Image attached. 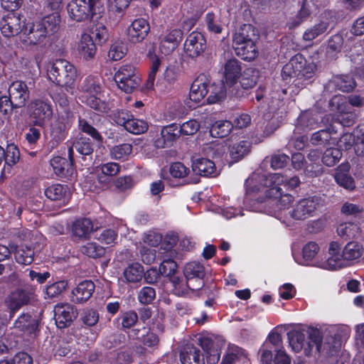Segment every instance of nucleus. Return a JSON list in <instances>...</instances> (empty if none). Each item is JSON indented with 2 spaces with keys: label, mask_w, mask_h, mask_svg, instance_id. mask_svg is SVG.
I'll return each instance as SVG.
<instances>
[{
  "label": "nucleus",
  "mask_w": 364,
  "mask_h": 364,
  "mask_svg": "<svg viewBox=\"0 0 364 364\" xmlns=\"http://www.w3.org/2000/svg\"><path fill=\"white\" fill-rule=\"evenodd\" d=\"M317 65L313 62H307L301 53H297L282 68V77H295L294 84L300 87L311 83L310 81L316 75Z\"/></svg>",
  "instance_id": "obj_1"
},
{
  "label": "nucleus",
  "mask_w": 364,
  "mask_h": 364,
  "mask_svg": "<svg viewBox=\"0 0 364 364\" xmlns=\"http://www.w3.org/2000/svg\"><path fill=\"white\" fill-rule=\"evenodd\" d=\"M307 334L309 341L307 343V347L304 348V353L306 356L310 355L314 346L316 347L317 352L327 358L338 356L343 343L341 334L326 336L323 342H322L321 333L318 328H308Z\"/></svg>",
  "instance_id": "obj_2"
},
{
  "label": "nucleus",
  "mask_w": 364,
  "mask_h": 364,
  "mask_svg": "<svg viewBox=\"0 0 364 364\" xmlns=\"http://www.w3.org/2000/svg\"><path fill=\"white\" fill-rule=\"evenodd\" d=\"M105 10L101 0H72L68 5L70 17L77 22L101 18Z\"/></svg>",
  "instance_id": "obj_3"
},
{
  "label": "nucleus",
  "mask_w": 364,
  "mask_h": 364,
  "mask_svg": "<svg viewBox=\"0 0 364 364\" xmlns=\"http://www.w3.org/2000/svg\"><path fill=\"white\" fill-rule=\"evenodd\" d=\"M294 197L289 193L283 194L281 188L267 189L264 196H259L254 200L255 208L259 211L272 213L276 205H280V209L290 204Z\"/></svg>",
  "instance_id": "obj_4"
},
{
  "label": "nucleus",
  "mask_w": 364,
  "mask_h": 364,
  "mask_svg": "<svg viewBox=\"0 0 364 364\" xmlns=\"http://www.w3.org/2000/svg\"><path fill=\"white\" fill-rule=\"evenodd\" d=\"M48 77L56 85L71 88L77 77V70L66 60L57 59L48 70Z\"/></svg>",
  "instance_id": "obj_5"
},
{
  "label": "nucleus",
  "mask_w": 364,
  "mask_h": 364,
  "mask_svg": "<svg viewBox=\"0 0 364 364\" xmlns=\"http://www.w3.org/2000/svg\"><path fill=\"white\" fill-rule=\"evenodd\" d=\"M186 286L191 291L200 290L205 284V268L198 262L187 263L183 269Z\"/></svg>",
  "instance_id": "obj_6"
},
{
  "label": "nucleus",
  "mask_w": 364,
  "mask_h": 364,
  "mask_svg": "<svg viewBox=\"0 0 364 364\" xmlns=\"http://www.w3.org/2000/svg\"><path fill=\"white\" fill-rule=\"evenodd\" d=\"M33 296L34 291L31 287L17 289L11 292L5 299L6 306L9 310V317L12 318L22 306L29 304Z\"/></svg>",
  "instance_id": "obj_7"
},
{
  "label": "nucleus",
  "mask_w": 364,
  "mask_h": 364,
  "mask_svg": "<svg viewBox=\"0 0 364 364\" xmlns=\"http://www.w3.org/2000/svg\"><path fill=\"white\" fill-rule=\"evenodd\" d=\"M119 88L127 93H131L140 84L141 79L135 75V68L126 65L119 68L114 76Z\"/></svg>",
  "instance_id": "obj_8"
},
{
  "label": "nucleus",
  "mask_w": 364,
  "mask_h": 364,
  "mask_svg": "<svg viewBox=\"0 0 364 364\" xmlns=\"http://www.w3.org/2000/svg\"><path fill=\"white\" fill-rule=\"evenodd\" d=\"M321 198L314 196L301 199L293 207L291 216L299 220H304L313 215L320 203Z\"/></svg>",
  "instance_id": "obj_9"
},
{
  "label": "nucleus",
  "mask_w": 364,
  "mask_h": 364,
  "mask_svg": "<svg viewBox=\"0 0 364 364\" xmlns=\"http://www.w3.org/2000/svg\"><path fill=\"white\" fill-rule=\"evenodd\" d=\"M52 114L51 106L43 100H36L29 105V117L36 126H44Z\"/></svg>",
  "instance_id": "obj_10"
},
{
  "label": "nucleus",
  "mask_w": 364,
  "mask_h": 364,
  "mask_svg": "<svg viewBox=\"0 0 364 364\" xmlns=\"http://www.w3.org/2000/svg\"><path fill=\"white\" fill-rule=\"evenodd\" d=\"M25 25L26 18L12 11L2 18L0 21V29L4 36L9 38L20 33H23Z\"/></svg>",
  "instance_id": "obj_11"
},
{
  "label": "nucleus",
  "mask_w": 364,
  "mask_h": 364,
  "mask_svg": "<svg viewBox=\"0 0 364 364\" xmlns=\"http://www.w3.org/2000/svg\"><path fill=\"white\" fill-rule=\"evenodd\" d=\"M77 315V309L70 304H58L54 307V319L59 328L69 327Z\"/></svg>",
  "instance_id": "obj_12"
},
{
  "label": "nucleus",
  "mask_w": 364,
  "mask_h": 364,
  "mask_svg": "<svg viewBox=\"0 0 364 364\" xmlns=\"http://www.w3.org/2000/svg\"><path fill=\"white\" fill-rule=\"evenodd\" d=\"M23 34L32 45L46 44V41L50 36L40 21L26 23Z\"/></svg>",
  "instance_id": "obj_13"
},
{
  "label": "nucleus",
  "mask_w": 364,
  "mask_h": 364,
  "mask_svg": "<svg viewBox=\"0 0 364 364\" xmlns=\"http://www.w3.org/2000/svg\"><path fill=\"white\" fill-rule=\"evenodd\" d=\"M206 48V40L199 32H193L187 37L184 43L186 53L192 58L200 56Z\"/></svg>",
  "instance_id": "obj_14"
},
{
  "label": "nucleus",
  "mask_w": 364,
  "mask_h": 364,
  "mask_svg": "<svg viewBox=\"0 0 364 364\" xmlns=\"http://www.w3.org/2000/svg\"><path fill=\"white\" fill-rule=\"evenodd\" d=\"M73 147H69V161L62 156H55L50 160V165L52 166L53 171L57 176L62 178H67L71 176L73 174Z\"/></svg>",
  "instance_id": "obj_15"
},
{
  "label": "nucleus",
  "mask_w": 364,
  "mask_h": 364,
  "mask_svg": "<svg viewBox=\"0 0 364 364\" xmlns=\"http://www.w3.org/2000/svg\"><path fill=\"white\" fill-rule=\"evenodd\" d=\"M14 328L36 338L40 331L39 321L28 313H23L14 321Z\"/></svg>",
  "instance_id": "obj_16"
},
{
  "label": "nucleus",
  "mask_w": 364,
  "mask_h": 364,
  "mask_svg": "<svg viewBox=\"0 0 364 364\" xmlns=\"http://www.w3.org/2000/svg\"><path fill=\"white\" fill-rule=\"evenodd\" d=\"M9 96L18 108L24 107L29 100L30 92L26 83L23 81L13 82L8 90Z\"/></svg>",
  "instance_id": "obj_17"
},
{
  "label": "nucleus",
  "mask_w": 364,
  "mask_h": 364,
  "mask_svg": "<svg viewBox=\"0 0 364 364\" xmlns=\"http://www.w3.org/2000/svg\"><path fill=\"white\" fill-rule=\"evenodd\" d=\"M150 31L149 22L144 18L135 19L127 29L129 41L134 43H140L145 39Z\"/></svg>",
  "instance_id": "obj_18"
},
{
  "label": "nucleus",
  "mask_w": 364,
  "mask_h": 364,
  "mask_svg": "<svg viewBox=\"0 0 364 364\" xmlns=\"http://www.w3.org/2000/svg\"><path fill=\"white\" fill-rule=\"evenodd\" d=\"M208 95V78L204 74L199 75L191 86L189 97L195 102H200Z\"/></svg>",
  "instance_id": "obj_19"
},
{
  "label": "nucleus",
  "mask_w": 364,
  "mask_h": 364,
  "mask_svg": "<svg viewBox=\"0 0 364 364\" xmlns=\"http://www.w3.org/2000/svg\"><path fill=\"white\" fill-rule=\"evenodd\" d=\"M259 39L258 31L251 24H243L234 34L232 44L257 43Z\"/></svg>",
  "instance_id": "obj_20"
},
{
  "label": "nucleus",
  "mask_w": 364,
  "mask_h": 364,
  "mask_svg": "<svg viewBox=\"0 0 364 364\" xmlns=\"http://www.w3.org/2000/svg\"><path fill=\"white\" fill-rule=\"evenodd\" d=\"M182 40L183 31L181 29H173L161 37L160 49L166 54H169L178 47Z\"/></svg>",
  "instance_id": "obj_21"
},
{
  "label": "nucleus",
  "mask_w": 364,
  "mask_h": 364,
  "mask_svg": "<svg viewBox=\"0 0 364 364\" xmlns=\"http://www.w3.org/2000/svg\"><path fill=\"white\" fill-rule=\"evenodd\" d=\"M192 170L196 174L203 176L217 175L215 163L205 158H192Z\"/></svg>",
  "instance_id": "obj_22"
},
{
  "label": "nucleus",
  "mask_w": 364,
  "mask_h": 364,
  "mask_svg": "<svg viewBox=\"0 0 364 364\" xmlns=\"http://www.w3.org/2000/svg\"><path fill=\"white\" fill-rule=\"evenodd\" d=\"M198 343L205 352L207 364H217L220 360V352L216 343L210 338L203 337L198 340Z\"/></svg>",
  "instance_id": "obj_23"
},
{
  "label": "nucleus",
  "mask_w": 364,
  "mask_h": 364,
  "mask_svg": "<svg viewBox=\"0 0 364 364\" xmlns=\"http://www.w3.org/2000/svg\"><path fill=\"white\" fill-rule=\"evenodd\" d=\"M179 356L182 364H191L193 362L198 363L200 360L205 364V355L193 344L185 345L180 350Z\"/></svg>",
  "instance_id": "obj_24"
},
{
  "label": "nucleus",
  "mask_w": 364,
  "mask_h": 364,
  "mask_svg": "<svg viewBox=\"0 0 364 364\" xmlns=\"http://www.w3.org/2000/svg\"><path fill=\"white\" fill-rule=\"evenodd\" d=\"M95 284L91 280L80 282L73 291V301L75 303H82L87 301L95 291Z\"/></svg>",
  "instance_id": "obj_25"
},
{
  "label": "nucleus",
  "mask_w": 364,
  "mask_h": 364,
  "mask_svg": "<svg viewBox=\"0 0 364 364\" xmlns=\"http://www.w3.org/2000/svg\"><path fill=\"white\" fill-rule=\"evenodd\" d=\"M77 49L80 55L84 60H90L93 59L97 50L93 38L90 34H82Z\"/></svg>",
  "instance_id": "obj_26"
},
{
  "label": "nucleus",
  "mask_w": 364,
  "mask_h": 364,
  "mask_svg": "<svg viewBox=\"0 0 364 364\" xmlns=\"http://www.w3.org/2000/svg\"><path fill=\"white\" fill-rule=\"evenodd\" d=\"M252 144L247 140H242L229 145L230 156L233 161L237 162L246 156L251 150Z\"/></svg>",
  "instance_id": "obj_27"
},
{
  "label": "nucleus",
  "mask_w": 364,
  "mask_h": 364,
  "mask_svg": "<svg viewBox=\"0 0 364 364\" xmlns=\"http://www.w3.org/2000/svg\"><path fill=\"white\" fill-rule=\"evenodd\" d=\"M257 43H237L232 44L236 55L241 57L242 59L247 61L253 60L256 58L258 53Z\"/></svg>",
  "instance_id": "obj_28"
},
{
  "label": "nucleus",
  "mask_w": 364,
  "mask_h": 364,
  "mask_svg": "<svg viewBox=\"0 0 364 364\" xmlns=\"http://www.w3.org/2000/svg\"><path fill=\"white\" fill-rule=\"evenodd\" d=\"M72 231L75 237L88 239L89 235L93 231L92 223L88 218L77 219L72 225Z\"/></svg>",
  "instance_id": "obj_29"
},
{
  "label": "nucleus",
  "mask_w": 364,
  "mask_h": 364,
  "mask_svg": "<svg viewBox=\"0 0 364 364\" xmlns=\"http://www.w3.org/2000/svg\"><path fill=\"white\" fill-rule=\"evenodd\" d=\"M226 97L225 85L222 80L218 82L210 83L208 79V96L207 102L208 104H214L220 102Z\"/></svg>",
  "instance_id": "obj_30"
},
{
  "label": "nucleus",
  "mask_w": 364,
  "mask_h": 364,
  "mask_svg": "<svg viewBox=\"0 0 364 364\" xmlns=\"http://www.w3.org/2000/svg\"><path fill=\"white\" fill-rule=\"evenodd\" d=\"M249 361L247 354L241 348L237 346L229 347L226 355L220 364H232L234 363H247Z\"/></svg>",
  "instance_id": "obj_31"
},
{
  "label": "nucleus",
  "mask_w": 364,
  "mask_h": 364,
  "mask_svg": "<svg viewBox=\"0 0 364 364\" xmlns=\"http://www.w3.org/2000/svg\"><path fill=\"white\" fill-rule=\"evenodd\" d=\"M161 135L163 143L161 144V140L157 139L156 141L157 146H163L164 145H168V144H171L181 136V132L176 124H171L162 128Z\"/></svg>",
  "instance_id": "obj_32"
},
{
  "label": "nucleus",
  "mask_w": 364,
  "mask_h": 364,
  "mask_svg": "<svg viewBox=\"0 0 364 364\" xmlns=\"http://www.w3.org/2000/svg\"><path fill=\"white\" fill-rule=\"evenodd\" d=\"M330 82L337 89L346 92L353 91L356 86V82L354 78L349 75H336L333 77Z\"/></svg>",
  "instance_id": "obj_33"
},
{
  "label": "nucleus",
  "mask_w": 364,
  "mask_h": 364,
  "mask_svg": "<svg viewBox=\"0 0 364 364\" xmlns=\"http://www.w3.org/2000/svg\"><path fill=\"white\" fill-rule=\"evenodd\" d=\"M242 66L240 62L232 58L228 60L225 65V77L226 82H235L241 76Z\"/></svg>",
  "instance_id": "obj_34"
},
{
  "label": "nucleus",
  "mask_w": 364,
  "mask_h": 364,
  "mask_svg": "<svg viewBox=\"0 0 364 364\" xmlns=\"http://www.w3.org/2000/svg\"><path fill=\"white\" fill-rule=\"evenodd\" d=\"M340 245L337 242H331L329 246V254L331 257L327 259L324 264L325 268L330 269H336L341 268L343 264L341 262V255L340 254Z\"/></svg>",
  "instance_id": "obj_35"
},
{
  "label": "nucleus",
  "mask_w": 364,
  "mask_h": 364,
  "mask_svg": "<svg viewBox=\"0 0 364 364\" xmlns=\"http://www.w3.org/2000/svg\"><path fill=\"white\" fill-rule=\"evenodd\" d=\"M307 330L301 329L299 331H291L287 333L289 345L295 352H299L303 348H304L305 338L307 336Z\"/></svg>",
  "instance_id": "obj_36"
},
{
  "label": "nucleus",
  "mask_w": 364,
  "mask_h": 364,
  "mask_svg": "<svg viewBox=\"0 0 364 364\" xmlns=\"http://www.w3.org/2000/svg\"><path fill=\"white\" fill-rule=\"evenodd\" d=\"M233 129V124L228 120L217 121L212 124L210 134L214 138H224L229 135Z\"/></svg>",
  "instance_id": "obj_37"
},
{
  "label": "nucleus",
  "mask_w": 364,
  "mask_h": 364,
  "mask_svg": "<svg viewBox=\"0 0 364 364\" xmlns=\"http://www.w3.org/2000/svg\"><path fill=\"white\" fill-rule=\"evenodd\" d=\"M333 132V129L332 127L318 130L311 134L310 142L313 146H325L329 145L332 139Z\"/></svg>",
  "instance_id": "obj_38"
},
{
  "label": "nucleus",
  "mask_w": 364,
  "mask_h": 364,
  "mask_svg": "<svg viewBox=\"0 0 364 364\" xmlns=\"http://www.w3.org/2000/svg\"><path fill=\"white\" fill-rule=\"evenodd\" d=\"M311 15V4L308 0H303L300 10L296 16L291 18L287 26L289 29H294L299 26L303 21L307 19Z\"/></svg>",
  "instance_id": "obj_39"
},
{
  "label": "nucleus",
  "mask_w": 364,
  "mask_h": 364,
  "mask_svg": "<svg viewBox=\"0 0 364 364\" xmlns=\"http://www.w3.org/2000/svg\"><path fill=\"white\" fill-rule=\"evenodd\" d=\"M39 21L50 36L58 31L61 23V18L58 12H53L51 14L46 16Z\"/></svg>",
  "instance_id": "obj_40"
},
{
  "label": "nucleus",
  "mask_w": 364,
  "mask_h": 364,
  "mask_svg": "<svg viewBox=\"0 0 364 364\" xmlns=\"http://www.w3.org/2000/svg\"><path fill=\"white\" fill-rule=\"evenodd\" d=\"M362 252V245L357 242L351 241L348 242L343 248L341 257L348 261L354 260L360 258Z\"/></svg>",
  "instance_id": "obj_41"
},
{
  "label": "nucleus",
  "mask_w": 364,
  "mask_h": 364,
  "mask_svg": "<svg viewBox=\"0 0 364 364\" xmlns=\"http://www.w3.org/2000/svg\"><path fill=\"white\" fill-rule=\"evenodd\" d=\"M329 26L326 21H320L318 23L307 28L303 35V39L306 41H311L324 33Z\"/></svg>",
  "instance_id": "obj_42"
},
{
  "label": "nucleus",
  "mask_w": 364,
  "mask_h": 364,
  "mask_svg": "<svg viewBox=\"0 0 364 364\" xmlns=\"http://www.w3.org/2000/svg\"><path fill=\"white\" fill-rule=\"evenodd\" d=\"M358 226L353 223L341 224L337 228L338 235L345 241L353 240L358 234Z\"/></svg>",
  "instance_id": "obj_43"
},
{
  "label": "nucleus",
  "mask_w": 364,
  "mask_h": 364,
  "mask_svg": "<svg viewBox=\"0 0 364 364\" xmlns=\"http://www.w3.org/2000/svg\"><path fill=\"white\" fill-rule=\"evenodd\" d=\"M34 251L30 247L21 245L15 250V259L19 264L28 265L33 262Z\"/></svg>",
  "instance_id": "obj_44"
},
{
  "label": "nucleus",
  "mask_w": 364,
  "mask_h": 364,
  "mask_svg": "<svg viewBox=\"0 0 364 364\" xmlns=\"http://www.w3.org/2000/svg\"><path fill=\"white\" fill-rule=\"evenodd\" d=\"M144 268L139 263H133L124 271V276L129 282H137L143 277Z\"/></svg>",
  "instance_id": "obj_45"
},
{
  "label": "nucleus",
  "mask_w": 364,
  "mask_h": 364,
  "mask_svg": "<svg viewBox=\"0 0 364 364\" xmlns=\"http://www.w3.org/2000/svg\"><path fill=\"white\" fill-rule=\"evenodd\" d=\"M68 189L67 186L53 184L45 190V194L51 200H60L65 196Z\"/></svg>",
  "instance_id": "obj_46"
},
{
  "label": "nucleus",
  "mask_w": 364,
  "mask_h": 364,
  "mask_svg": "<svg viewBox=\"0 0 364 364\" xmlns=\"http://www.w3.org/2000/svg\"><path fill=\"white\" fill-rule=\"evenodd\" d=\"M320 118L316 112H305L300 115L299 122L301 126L311 129L315 127Z\"/></svg>",
  "instance_id": "obj_47"
},
{
  "label": "nucleus",
  "mask_w": 364,
  "mask_h": 364,
  "mask_svg": "<svg viewBox=\"0 0 364 364\" xmlns=\"http://www.w3.org/2000/svg\"><path fill=\"white\" fill-rule=\"evenodd\" d=\"M342 157V152L337 148L327 149L322 156V162L327 166H333Z\"/></svg>",
  "instance_id": "obj_48"
},
{
  "label": "nucleus",
  "mask_w": 364,
  "mask_h": 364,
  "mask_svg": "<svg viewBox=\"0 0 364 364\" xmlns=\"http://www.w3.org/2000/svg\"><path fill=\"white\" fill-rule=\"evenodd\" d=\"M257 79L258 71L250 68L245 70L239 83L241 84L246 90H247L256 85Z\"/></svg>",
  "instance_id": "obj_49"
},
{
  "label": "nucleus",
  "mask_w": 364,
  "mask_h": 364,
  "mask_svg": "<svg viewBox=\"0 0 364 364\" xmlns=\"http://www.w3.org/2000/svg\"><path fill=\"white\" fill-rule=\"evenodd\" d=\"M283 181L282 176L278 173L263 175L261 178V184L264 186L259 196H264V191L267 189L280 188L279 183Z\"/></svg>",
  "instance_id": "obj_50"
},
{
  "label": "nucleus",
  "mask_w": 364,
  "mask_h": 364,
  "mask_svg": "<svg viewBox=\"0 0 364 364\" xmlns=\"http://www.w3.org/2000/svg\"><path fill=\"white\" fill-rule=\"evenodd\" d=\"M79 129L81 132L90 135L98 143H102L103 138L98 129L93 127L87 120L85 119H79Z\"/></svg>",
  "instance_id": "obj_51"
},
{
  "label": "nucleus",
  "mask_w": 364,
  "mask_h": 364,
  "mask_svg": "<svg viewBox=\"0 0 364 364\" xmlns=\"http://www.w3.org/2000/svg\"><path fill=\"white\" fill-rule=\"evenodd\" d=\"M73 151L75 149L82 156L91 155L94 151L93 145L89 139L80 138L75 141L70 146Z\"/></svg>",
  "instance_id": "obj_52"
},
{
  "label": "nucleus",
  "mask_w": 364,
  "mask_h": 364,
  "mask_svg": "<svg viewBox=\"0 0 364 364\" xmlns=\"http://www.w3.org/2000/svg\"><path fill=\"white\" fill-rule=\"evenodd\" d=\"M159 270L161 276L168 278L178 272V264L173 259H165L161 263Z\"/></svg>",
  "instance_id": "obj_53"
},
{
  "label": "nucleus",
  "mask_w": 364,
  "mask_h": 364,
  "mask_svg": "<svg viewBox=\"0 0 364 364\" xmlns=\"http://www.w3.org/2000/svg\"><path fill=\"white\" fill-rule=\"evenodd\" d=\"M82 252L90 257H101L105 253V249L95 242H89L82 247Z\"/></svg>",
  "instance_id": "obj_54"
},
{
  "label": "nucleus",
  "mask_w": 364,
  "mask_h": 364,
  "mask_svg": "<svg viewBox=\"0 0 364 364\" xmlns=\"http://www.w3.org/2000/svg\"><path fill=\"white\" fill-rule=\"evenodd\" d=\"M125 129L132 134H140L147 131L148 124L143 120L131 118Z\"/></svg>",
  "instance_id": "obj_55"
},
{
  "label": "nucleus",
  "mask_w": 364,
  "mask_h": 364,
  "mask_svg": "<svg viewBox=\"0 0 364 364\" xmlns=\"http://www.w3.org/2000/svg\"><path fill=\"white\" fill-rule=\"evenodd\" d=\"M334 177L336 183L345 189L353 191L355 188V181L350 175L343 172H338L335 174Z\"/></svg>",
  "instance_id": "obj_56"
},
{
  "label": "nucleus",
  "mask_w": 364,
  "mask_h": 364,
  "mask_svg": "<svg viewBox=\"0 0 364 364\" xmlns=\"http://www.w3.org/2000/svg\"><path fill=\"white\" fill-rule=\"evenodd\" d=\"M17 109L19 108L16 107V105L14 103V101L9 95L8 96H0V112L4 116L11 114L13 112Z\"/></svg>",
  "instance_id": "obj_57"
},
{
  "label": "nucleus",
  "mask_w": 364,
  "mask_h": 364,
  "mask_svg": "<svg viewBox=\"0 0 364 364\" xmlns=\"http://www.w3.org/2000/svg\"><path fill=\"white\" fill-rule=\"evenodd\" d=\"M156 298V290L152 287H144L139 292L138 299L140 303L148 305Z\"/></svg>",
  "instance_id": "obj_58"
},
{
  "label": "nucleus",
  "mask_w": 364,
  "mask_h": 364,
  "mask_svg": "<svg viewBox=\"0 0 364 364\" xmlns=\"http://www.w3.org/2000/svg\"><path fill=\"white\" fill-rule=\"evenodd\" d=\"M20 159V152L16 146L10 144L5 151V163L9 166L16 164Z\"/></svg>",
  "instance_id": "obj_59"
},
{
  "label": "nucleus",
  "mask_w": 364,
  "mask_h": 364,
  "mask_svg": "<svg viewBox=\"0 0 364 364\" xmlns=\"http://www.w3.org/2000/svg\"><path fill=\"white\" fill-rule=\"evenodd\" d=\"M97 44L102 45L109 38L108 30L102 23H97L92 31Z\"/></svg>",
  "instance_id": "obj_60"
},
{
  "label": "nucleus",
  "mask_w": 364,
  "mask_h": 364,
  "mask_svg": "<svg viewBox=\"0 0 364 364\" xmlns=\"http://www.w3.org/2000/svg\"><path fill=\"white\" fill-rule=\"evenodd\" d=\"M226 83L228 86V93L230 97L239 99L244 97L247 95V90L237 80H235V82H228Z\"/></svg>",
  "instance_id": "obj_61"
},
{
  "label": "nucleus",
  "mask_w": 364,
  "mask_h": 364,
  "mask_svg": "<svg viewBox=\"0 0 364 364\" xmlns=\"http://www.w3.org/2000/svg\"><path fill=\"white\" fill-rule=\"evenodd\" d=\"M132 151V146L129 144H123L114 146L111 150L112 157L116 159H123L129 155Z\"/></svg>",
  "instance_id": "obj_62"
},
{
  "label": "nucleus",
  "mask_w": 364,
  "mask_h": 364,
  "mask_svg": "<svg viewBox=\"0 0 364 364\" xmlns=\"http://www.w3.org/2000/svg\"><path fill=\"white\" fill-rule=\"evenodd\" d=\"M86 103L92 109L100 112H107L109 110L107 103L95 95L87 97Z\"/></svg>",
  "instance_id": "obj_63"
},
{
  "label": "nucleus",
  "mask_w": 364,
  "mask_h": 364,
  "mask_svg": "<svg viewBox=\"0 0 364 364\" xmlns=\"http://www.w3.org/2000/svg\"><path fill=\"white\" fill-rule=\"evenodd\" d=\"M67 288V282L59 281L49 285L46 290V293L49 298H54L60 295Z\"/></svg>",
  "instance_id": "obj_64"
}]
</instances>
